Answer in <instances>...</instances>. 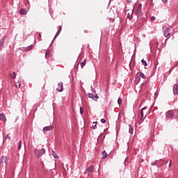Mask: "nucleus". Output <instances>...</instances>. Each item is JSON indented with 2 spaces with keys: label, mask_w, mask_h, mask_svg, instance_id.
Returning <instances> with one entry per match:
<instances>
[{
  "label": "nucleus",
  "mask_w": 178,
  "mask_h": 178,
  "mask_svg": "<svg viewBox=\"0 0 178 178\" xmlns=\"http://www.w3.org/2000/svg\"><path fill=\"white\" fill-rule=\"evenodd\" d=\"M34 154L36 158H40V156H42L44 154H45V149L42 148V149H34Z\"/></svg>",
  "instance_id": "f257e3e1"
},
{
  "label": "nucleus",
  "mask_w": 178,
  "mask_h": 178,
  "mask_svg": "<svg viewBox=\"0 0 178 178\" xmlns=\"http://www.w3.org/2000/svg\"><path fill=\"white\" fill-rule=\"evenodd\" d=\"M142 6L143 5H141V3H140L138 6V8H137V10L136 11V15L137 16V17H143V11L141 10L142 9Z\"/></svg>",
  "instance_id": "f03ea898"
},
{
  "label": "nucleus",
  "mask_w": 178,
  "mask_h": 178,
  "mask_svg": "<svg viewBox=\"0 0 178 178\" xmlns=\"http://www.w3.org/2000/svg\"><path fill=\"white\" fill-rule=\"evenodd\" d=\"M162 29H163L164 37H169L170 35V28L166 26H163Z\"/></svg>",
  "instance_id": "7ed1b4c3"
},
{
  "label": "nucleus",
  "mask_w": 178,
  "mask_h": 178,
  "mask_svg": "<svg viewBox=\"0 0 178 178\" xmlns=\"http://www.w3.org/2000/svg\"><path fill=\"white\" fill-rule=\"evenodd\" d=\"M166 119H173L175 118V113L172 110H169L165 113Z\"/></svg>",
  "instance_id": "20e7f679"
},
{
  "label": "nucleus",
  "mask_w": 178,
  "mask_h": 178,
  "mask_svg": "<svg viewBox=\"0 0 178 178\" xmlns=\"http://www.w3.org/2000/svg\"><path fill=\"white\" fill-rule=\"evenodd\" d=\"M3 163H4V166L6 167L8 165V159L6 156H2L1 158L0 166H3Z\"/></svg>",
  "instance_id": "39448f33"
},
{
  "label": "nucleus",
  "mask_w": 178,
  "mask_h": 178,
  "mask_svg": "<svg viewBox=\"0 0 178 178\" xmlns=\"http://www.w3.org/2000/svg\"><path fill=\"white\" fill-rule=\"evenodd\" d=\"M88 98H90L91 99H93L94 101H97L99 97H98V95H92V93H88Z\"/></svg>",
  "instance_id": "423d86ee"
},
{
  "label": "nucleus",
  "mask_w": 178,
  "mask_h": 178,
  "mask_svg": "<svg viewBox=\"0 0 178 178\" xmlns=\"http://www.w3.org/2000/svg\"><path fill=\"white\" fill-rule=\"evenodd\" d=\"M58 87H60V88H57L56 90L58 91V92H62L63 91V83L62 81L59 82L58 83Z\"/></svg>",
  "instance_id": "0eeeda50"
},
{
  "label": "nucleus",
  "mask_w": 178,
  "mask_h": 178,
  "mask_svg": "<svg viewBox=\"0 0 178 178\" xmlns=\"http://www.w3.org/2000/svg\"><path fill=\"white\" fill-rule=\"evenodd\" d=\"M33 49V44H31L26 47L21 48V51H24V52H27V51H31Z\"/></svg>",
  "instance_id": "6e6552de"
},
{
  "label": "nucleus",
  "mask_w": 178,
  "mask_h": 178,
  "mask_svg": "<svg viewBox=\"0 0 178 178\" xmlns=\"http://www.w3.org/2000/svg\"><path fill=\"white\" fill-rule=\"evenodd\" d=\"M127 12H128L127 17L129 19V20H131L133 19V10H127Z\"/></svg>",
  "instance_id": "1a4fd4ad"
},
{
  "label": "nucleus",
  "mask_w": 178,
  "mask_h": 178,
  "mask_svg": "<svg viewBox=\"0 0 178 178\" xmlns=\"http://www.w3.org/2000/svg\"><path fill=\"white\" fill-rule=\"evenodd\" d=\"M173 94L174 95H177L178 94V84L175 83L173 86Z\"/></svg>",
  "instance_id": "9d476101"
},
{
  "label": "nucleus",
  "mask_w": 178,
  "mask_h": 178,
  "mask_svg": "<svg viewBox=\"0 0 178 178\" xmlns=\"http://www.w3.org/2000/svg\"><path fill=\"white\" fill-rule=\"evenodd\" d=\"M94 172V166L93 165H90L89 168H88L86 171H85V173L87 174L88 172Z\"/></svg>",
  "instance_id": "9b49d317"
},
{
  "label": "nucleus",
  "mask_w": 178,
  "mask_h": 178,
  "mask_svg": "<svg viewBox=\"0 0 178 178\" xmlns=\"http://www.w3.org/2000/svg\"><path fill=\"white\" fill-rule=\"evenodd\" d=\"M52 129H54L52 126L44 127L43 128V133H47V131H49V130H52Z\"/></svg>",
  "instance_id": "f8f14e48"
},
{
  "label": "nucleus",
  "mask_w": 178,
  "mask_h": 178,
  "mask_svg": "<svg viewBox=\"0 0 178 178\" xmlns=\"http://www.w3.org/2000/svg\"><path fill=\"white\" fill-rule=\"evenodd\" d=\"M140 80H141V78L140 77L138 74H137V75L135 77V81H136V84H138L140 83Z\"/></svg>",
  "instance_id": "ddd939ff"
},
{
  "label": "nucleus",
  "mask_w": 178,
  "mask_h": 178,
  "mask_svg": "<svg viewBox=\"0 0 178 178\" xmlns=\"http://www.w3.org/2000/svg\"><path fill=\"white\" fill-rule=\"evenodd\" d=\"M129 133L130 134H133V131H134V129L133 128V125L132 124H129Z\"/></svg>",
  "instance_id": "4468645a"
},
{
  "label": "nucleus",
  "mask_w": 178,
  "mask_h": 178,
  "mask_svg": "<svg viewBox=\"0 0 178 178\" xmlns=\"http://www.w3.org/2000/svg\"><path fill=\"white\" fill-rule=\"evenodd\" d=\"M27 14V11L26 10V8H22L19 10V15H26Z\"/></svg>",
  "instance_id": "2eb2a0df"
},
{
  "label": "nucleus",
  "mask_w": 178,
  "mask_h": 178,
  "mask_svg": "<svg viewBox=\"0 0 178 178\" xmlns=\"http://www.w3.org/2000/svg\"><path fill=\"white\" fill-rule=\"evenodd\" d=\"M0 120H2V122H6V117H5L3 113L0 114Z\"/></svg>",
  "instance_id": "dca6fc26"
},
{
  "label": "nucleus",
  "mask_w": 178,
  "mask_h": 178,
  "mask_svg": "<svg viewBox=\"0 0 178 178\" xmlns=\"http://www.w3.org/2000/svg\"><path fill=\"white\" fill-rule=\"evenodd\" d=\"M5 40H6V36H3L0 40V47H2L5 44Z\"/></svg>",
  "instance_id": "f3484780"
},
{
  "label": "nucleus",
  "mask_w": 178,
  "mask_h": 178,
  "mask_svg": "<svg viewBox=\"0 0 178 178\" xmlns=\"http://www.w3.org/2000/svg\"><path fill=\"white\" fill-rule=\"evenodd\" d=\"M145 111H147V106L143 107L140 111L142 118H144V113H145Z\"/></svg>",
  "instance_id": "a211bd4d"
},
{
  "label": "nucleus",
  "mask_w": 178,
  "mask_h": 178,
  "mask_svg": "<svg viewBox=\"0 0 178 178\" xmlns=\"http://www.w3.org/2000/svg\"><path fill=\"white\" fill-rule=\"evenodd\" d=\"M60 31H62V26H60V29H58L56 35L54 36V40H55V38H56V37H58V35H59V34H60Z\"/></svg>",
  "instance_id": "6ab92c4d"
},
{
  "label": "nucleus",
  "mask_w": 178,
  "mask_h": 178,
  "mask_svg": "<svg viewBox=\"0 0 178 178\" xmlns=\"http://www.w3.org/2000/svg\"><path fill=\"white\" fill-rule=\"evenodd\" d=\"M51 154L54 156V158H55V159H58V158H59V156H58V154H56V152H55V151L54 150H52Z\"/></svg>",
  "instance_id": "aec40b11"
},
{
  "label": "nucleus",
  "mask_w": 178,
  "mask_h": 178,
  "mask_svg": "<svg viewBox=\"0 0 178 178\" xmlns=\"http://www.w3.org/2000/svg\"><path fill=\"white\" fill-rule=\"evenodd\" d=\"M102 158H104V159H105V158H106L107 156H108V153H106V151H103L102 152Z\"/></svg>",
  "instance_id": "412c9836"
},
{
  "label": "nucleus",
  "mask_w": 178,
  "mask_h": 178,
  "mask_svg": "<svg viewBox=\"0 0 178 178\" xmlns=\"http://www.w3.org/2000/svg\"><path fill=\"white\" fill-rule=\"evenodd\" d=\"M10 79H16V72H13V73L10 74Z\"/></svg>",
  "instance_id": "4be33fe9"
},
{
  "label": "nucleus",
  "mask_w": 178,
  "mask_h": 178,
  "mask_svg": "<svg viewBox=\"0 0 178 178\" xmlns=\"http://www.w3.org/2000/svg\"><path fill=\"white\" fill-rule=\"evenodd\" d=\"M97 123H98L97 122H94L93 124L92 125V129H93V130H95L97 129Z\"/></svg>",
  "instance_id": "5701e85b"
},
{
  "label": "nucleus",
  "mask_w": 178,
  "mask_h": 178,
  "mask_svg": "<svg viewBox=\"0 0 178 178\" xmlns=\"http://www.w3.org/2000/svg\"><path fill=\"white\" fill-rule=\"evenodd\" d=\"M138 75H139V76L141 78L142 77V79H146V76H145V75L144 74V73H143V72H140L139 74H138Z\"/></svg>",
  "instance_id": "b1692460"
},
{
  "label": "nucleus",
  "mask_w": 178,
  "mask_h": 178,
  "mask_svg": "<svg viewBox=\"0 0 178 178\" xmlns=\"http://www.w3.org/2000/svg\"><path fill=\"white\" fill-rule=\"evenodd\" d=\"M86 66V60H84L83 61H82L81 63V69H83V67H84Z\"/></svg>",
  "instance_id": "393cba45"
},
{
  "label": "nucleus",
  "mask_w": 178,
  "mask_h": 178,
  "mask_svg": "<svg viewBox=\"0 0 178 178\" xmlns=\"http://www.w3.org/2000/svg\"><path fill=\"white\" fill-rule=\"evenodd\" d=\"M45 58L46 59H48V58H49V51L48 50H47L45 52Z\"/></svg>",
  "instance_id": "a878e982"
},
{
  "label": "nucleus",
  "mask_w": 178,
  "mask_h": 178,
  "mask_svg": "<svg viewBox=\"0 0 178 178\" xmlns=\"http://www.w3.org/2000/svg\"><path fill=\"white\" fill-rule=\"evenodd\" d=\"M91 88V91L92 92H93V94H97V91L95 90V89H94V88H92V86H90Z\"/></svg>",
  "instance_id": "bb28decb"
},
{
  "label": "nucleus",
  "mask_w": 178,
  "mask_h": 178,
  "mask_svg": "<svg viewBox=\"0 0 178 178\" xmlns=\"http://www.w3.org/2000/svg\"><path fill=\"white\" fill-rule=\"evenodd\" d=\"M18 149L20 150L22 149V141L20 140L18 143Z\"/></svg>",
  "instance_id": "cd10ccee"
},
{
  "label": "nucleus",
  "mask_w": 178,
  "mask_h": 178,
  "mask_svg": "<svg viewBox=\"0 0 178 178\" xmlns=\"http://www.w3.org/2000/svg\"><path fill=\"white\" fill-rule=\"evenodd\" d=\"M118 105H122V98H120V97L118 98Z\"/></svg>",
  "instance_id": "c85d7f7f"
},
{
  "label": "nucleus",
  "mask_w": 178,
  "mask_h": 178,
  "mask_svg": "<svg viewBox=\"0 0 178 178\" xmlns=\"http://www.w3.org/2000/svg\"><path fill=\"white\" fill-rule=\"evenodd\" d=\"M141 62L144 66H147V61H145L144 59H142Z\"/></svg>",
  "instance_id": "c756f323"
},
{
  "label": "nucleus",
  "mask_w": 178,
  "mask_h": 178,
  "mask_svg": "<svg viewBox=\"0 0 178 178\" xmlns=\"http://www.w3.org/2000/svg\"><path fill=\"white\" fill-rule=\"evenodd\" d=\"M5 139H6V140H8V141H10V136H9V134H8V135L6 136Z\"/></svg>",
  "instance_id": "7c9ffc66"
},
{
  "label": "nucleus",
  "mask_w": 178,
  "mask_h": 178,
  "mask_svg": "<svg viewBox=\"0 0 178 178\" xmlns=\"http://www.w3.org/2000/svg\"><path fill=\"white\" fill-rule=\"evenodd\" d=\"M83 111H84V109L83 108V107H81L80 108V113H81V115H83Z\"/></svg>",
  "instance_id": "2f4dec72"
},
{
  "label": "nucleus",
  "mask_w": 178,
  "mask_h": 178,
  "mask_svg": "<svg viewBox=\"0 0 178 178\" xmlns=\"http://www.w3.org/2000/svg\"><path fill=\"white\" fill-rule=\"evenodd\" d=\"M150 19H151L152 22L156 20V17H155V16L152 17Z\"/></svg>",
  "instance_id": "473e14b6"
},
{
  "label": "nucleus",
  "mask_w": 178,
  "mask_h": 178,
  "mask_svg": "<svg viewBox=\"0 0 178 178\" xmlns=\"http://www.w3.org/2000/svg\"><path fill=\"white\" fill-rule=\"evenodd\" d=\"M15 86L17 87V88H20L21 85H20V83H17V84L15 85Z\"/></svg>",
  "instance_id": "72a5a7b5"
},
{
  "label": "nucleus",
  "mask_w": 178,
  "mask_h": 178,
  "mask_svg": "<svg viewBox=\"0 0 178 178\" xmlns=\"http://www.w3.org/2000/svg\"><path fill=\"white\" fill-rule=\"evenodd\" d=\"M102 123H106V120L105 119L101 120Z\"/></svg>",
  "instance_id": "f704fd0d"
},
{
  "label": "nucleus",
  "mask_w": 178,
  "mask_h": 178,
  "mask_svg": "<svg viewBox=\"0 0 178 178\" xmlns=\"http://www.w3.org/2000/svg\"><path fill=\"white\" fill-rule=\"evenodd\" d=\"M152 166H156V162H152L151 163Z\"/></svg>",
  "instance_id": "c9c22d12"
},
{
  "label": "nucleus",
  "mask_w": 178,
  "mask_h": 178,
  "mask_svg": "<svg viewBox=\"0 0 178 178\" xmlns=\"http://www.w3.org/2000/svg\"><path fill=\"white\" fill-rule=\"evenodd\" d=\"M162 2H163V3H166L168 2V0H162Z\"/></svg>",
  "instance_id": "e433bc0d"
},
{
  "label": "nucleus",
  "mask_w": 178,
  "mask_h": 178,
  "mask_svg": "<svg viewBox=\"0 0 178 178\" xmlns=\"http://www.w3.org/2000/svg\"><path fill=\"white\" fill-rule=\"evenodd\" d=\"M172 166V160L170 161L169 167Z\"/></svg>",
  "instance_id": "4c0bfd02"
},
{
  "label": "nucleus",
  "mask_w": 178,
  "mask_h": 178,
  "mask_svg": "<svg viewBox=\"0 0 178 178\" xmlns=\"http://www.w3.org/2000/svg\"><path fill=\"white\" fill-rule=\"evenodd\" d=\"M2 94V89H0V95Z\"/></svg>",
  "instance_id": "58836bf2"
},
{
  "label": "nucleus",
  "mask_w": 178,
  "mask_h": 178,
  "mask_svg": "<svg viewBox=\"0 0 178 178\" xmlns=\"http://www.w3.org/2000/svg\"><path fill=\"white\" fill-rule=\"evenodd\" d=\"M127 2H129V3L131 2V0H127Z\"/></svg>",
  "instance_id": "ea45409f"
},
{
  "label": "nucleus",
  "mask_w": 178,
  "mask_h": 178,
  "mask_svg": "<svg viewBox=\"0 0 178 178\" xmlns=\"http://www.w3.org/2000/svg\"><path fill=\"white\" fill-rule=\"evenodd\" d=\"M39 37H41V33H39Z\"/></svg>",
  "instance_id": "a19ab883"
},
{
  "label": "nucleus",
  "mask_w": 178,
  "mask_h": 178,
  "mask_svg": "<svg viewBox=\"0 0 178 178\" xmlns=\"http://www.w3.org/2000/svg\"><path fill=\"white\" fill-rule=\"evenodd\" d=\"M147 115H148V114H146L145 116V118H147Z\"/></svg>",
  "instance_id": "79ce46f5"
},
{
  "label": "nucleus",
  "mask_w": 178,
  "mask_h": 178,
  "mask_svg": "<svg viewBox=\"0 0 178 178\" xmlns=\"http://www.w3.org/2000/svg\"><path fill=\"white\" fill-rule=\"evenodd\" d=\"M17 119H19V117H17L16 120H17Z\"/></svg>",
  "instance_id": "37998d69"
},
{
  "label": "nucleus",
  "mask_w": 178,
  "mask_h": 178,
  "mask_svg": "<svg viewBox=\"0 0 178 178\" xmlns=\"http://www.w3.org/2000/svg\"><path fill=\"white\" fill-rule=\"evenodd\" d=\"M52 42H54V40H51V44H52Z\"/></svg>",
  "instance_id": "c03bdc74"
},
{
  "label": "nucleus",
  "mask_w": 178,
  "mask_h": 178,
  "mask_svg": "<svg viewBox=\"0 0 178 178\" xmlns=\"http://www.w3.org/2000/svg\"><path fill=\"white\" fill-rule=\"evenodd\" d=\"M85 33H87V31H85Z\"/></svg>",
  "instance_id": "a18cd8bd"
}]
</instances>
